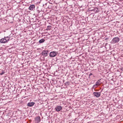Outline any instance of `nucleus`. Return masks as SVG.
<instances>
[{"instance_id":"nucleus-5","label":"nucleus","mask_w":123,"mask_h":123,"mask_svg":"<svg viewBox=\"0 0 123 123\" xmlns=\"http://www.w3.org/2000/svg\"><path fill=\"white\" fill-rule=\"evenodd\" d=\"M48 50H43L42 52V55L44 56H47L48 55Z\"/></svg>"},{"instance_id":"nucleus-4","label":"nucleus","mask_w":123,"mask_h":123,"mask_svg":"<svg viewBox=\"0 0 123 123\" xmlns=\"http://www.w3.org/2000/svg\"><path fill=\"white\" fill-rule=\"evenodd\" d=\"M100 80L101 79H100L96 82V84L93 86V88H96L98 86H99L101 84V83L100 82Z\"/></svg>"},{"instance_id":"nucleus-3","label":"nucleus","mask_w":123,"mask_h":123,"mask_svg":"<svg viewBox=\"0 0 123 123\" xmlns=\"http://www.w3.org/2000/svg\"><path fill=\"white\" fill-rule=\"evenodd\" d=\"M120 39L118 37H116L114 38L112 40V42L113 43H115L119 41Z\"/></svg>"},{"instance_id":"nucleus-6","label":"nucleus","mask_w":123,"mask_h":123,"mask_svg":"<svg viewBox=\"0 0 123 123\" xmlns=\"http://www.w3.org/2000/svg\"><path fill=\"white\" fill-rule=\"evenodd\" d=\"M93 94L95 96L98 98L100 96L101 93L98 92H93Z\"/></svg>"},{"instance_id":"nucleus-11","label":"nucleus","mask_w":123,"mask_h":123,"mask_svg":"<svg viewBox=\"0 0 123 123\" xmlns=\"http://www.w3.org/2000/svg\"><path fill=\"white\" fill-rule=\"evenodd\" d=\"M94 12H98V9L97 8H95L92 10Z\"/></svg>"},{"instance_id":"nucleus-1","label":"nucleus","mask_w":123,"mask_h":123,"mask_svg":"<svg viewBox=\"0 0 123 123\" xmlns=\"http://www.w3.org/2000/svg\"><path fill=\"white\" fill-rule=\"evenodd\" d=\"M10 38V37H5L4 38H2L0 40V42L1 43H7Z\"/></svg>"},{"instance_id":"nucleus-15","label":"nucleus","mask_w":123,"mask_h":123,"mask_svg":"<svg viewBox=\"0 0 123 123\" xmlns=\"http://www.w3.org/2000/svg\"><path fill=\"white\" fill-rule=\"evenodd\" d=\"M92 74H90V75H92Z\"/></svg>"},{"instance_id":"nucleus-2","label":"nucleus","mask_w":123,"mask_h":123,"mask_svg":"<svg viewBox=\"0 0 123 123\" xmlns=\"http://www.w3.org/2000/svg\"><path fill=\"white\" fill-rule=\"evenodd\" d=\"M58 54V52L55 51L51 52L49 54V55L51 57H53L56 56Z\"/></svg>"},{"instance_id":"nucleus-9","label":"nucleus","mask_w":123,"mask_h":123,"mask_svg":"<svg viewBox=\"0 0 123 123\" xmlns=\"http://www.w3.org/2000/svg\"><path fill=\"white\" fill-rule=\"evenodd\" d=\"M35 6L34 5H30L29 7V10L32 11L35 9Z\"/></svg>"},{"instance_id":"nucleus-8","label":"nucleus","mask_w":123,"mask_h":123,"mask_svg":"<svg viewBox=\"0 0 123 123\" xmlns=\"http://www.w3.org/2000/svg\"><path fill=\"white\" fill-rule=\"evenodd\" d=\"M40 117H39L38 116L36 117L35 118V123H38L40 122Z\"/></svg>"},{"instance_id":"nucleus-10","label":"nucleus","mask_w":123,"mask_h":123,"mask_svg":"<svg viewBox=\"0 0 123 123\" xmlns=\"http://www.w3.org/2000/svg\"><path fill=\"white\" fill-rule=\"evenodd\" d=\"M35 104L33 102H29L28 104L27 105L28 106L31 107L33 106Z\"/></svg>"},{"instance_id":"nucleus-13","label":"nucleus","mask_w":123,"mask_h":123,"mask_svg":"<svg viewBox=\"0 0 123 123\" xmlns=\"http://www.w3.org/2000/svg\"><path fill=\"white\" fill-rule=\"evenodd\" d=\"M50 29H51V26H47V28L46 29V30H50Z\"/></svg>"},{"instance_id":"nucleus-14","label":"nucleus","mask_w":123,"mask_h":123,"mask_svg":"<svg viewBox=\"0 0 123 123\" xmlns=\"http://www.w3.org/2000/svg\"><path fill=\"white\" fill-rule=\"evenodd\" d=\"M5 73V72L4 71H2V72L0 73V75H2L4 74Z\"/></svg>"},{"instance_id":"nucleus-7","label":"nucleus","mask_w":123,"mask_h":123,"mask_svg":"<svg viewBox=\"0 0 123 123\" xmlns=\"http://www.w3.org/2000/svg\"><path fill=\"white\" fill-rule=\"evenodd\" d=\"M56 111L58 112L60 111L62 109V107L60 106H57L55 108Z\"/></svg>"},{"instance_id":"nucleus-12","label":"nucleus","mask_w":123,"mask_h":123,"mask_svg":"<svg viewBox=\"0 0 123 123\" xmlns=\"http://www.w3.org/2000/svg\"><path fill=\"white\" fill-rule=\"evenodd\" d=\"M44 41V39H42L39 41V42L40 43H42Z\"/></svg>"}]
</instances>
